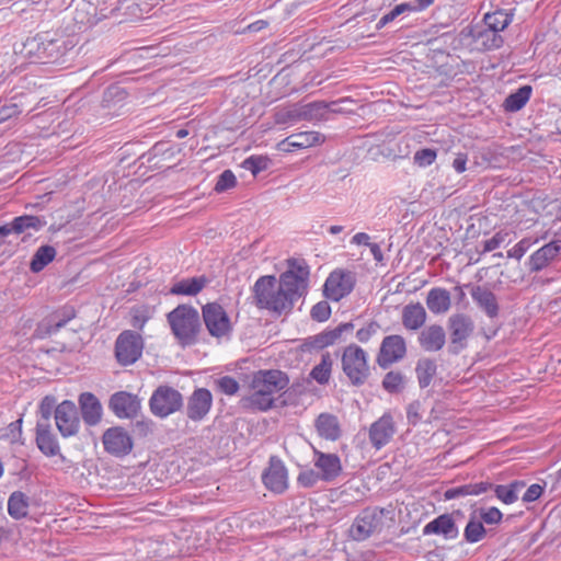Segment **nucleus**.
I'll list each match as a JSON object with an SVG mask.
<instances>
[{
  "label": "nucleus",
  "instance_id": "nucleus-10",
  "mask_svg": "<svg viewBox=\"0 0 561 561\" xmlns=\"http://www.w3.org/2000/svg\"><path fill=\"white\" fill-rule=\"evenodd\" d=\"M144 346V339L139 333L124 330L115 341L114 353L117 363L121 366L135 364L141 357Z\"/></svg>",
  "mask_w": 561,
  "mask_h": 561
},
{
  "label": "nucleus",
  "instance_id": "nucleus-46",
  "mask_svg": "<svg viewBox=\"0 0 561 561\" xmlns=\"http://www.w3.org/2000/svg\"><path fill=\"white\" fill-rule=\"evenodd\" d=\"M486 529L483 523L476 517V514H470L469 520L463 529V539L468 543H477L484 539Z\"/></svg>",
  "mask_w": 561,
  "mask_h": 561
},
{
  "label": "nucleus",
  "instance_id": "nucleus-22",
  "mask_svg": "<svg viewBox=\"0 0 561 561\" xmlns=\"http://www.w3.org/2000/svg\"><path fill=\"white\" fill-rule=\"evenodd\" d=\"M465 287L469 288L473 302L489 319L492 320L499 317L500 305L497 297L490 288L485 285L472 284H466Z\"/></svg>",
  "mask_w": 561,
  "mask_h": 561
},
{
  "label": "nucleus",
  "instance_id": "nucleus-9",
  "mask_svg": "<svg viewBox=\"0 0 561 561\" xmlns=\"http://www.w3.org/2000/svg\"><path fill=\"white\" fill-rule=\"evenodd\" d=\"M447 329L449 332L447 352L456 356L468 347V340L474 331V322L466 313H455L448 318Z\"/></svg>",
  "mask_w": 561,
  "mask_h": 561
},
{
  "label": "nucleus",
  "instance_id": "nucleus-45",
  "mask_svg": "<svg viewBox=\"0 0 561 561\" xmlns=\"http://www.w3.org/2000/svg\"><path fill=\"white\" fill-rule=\"evenodd\" d=\"M345 103H354V100L351 98H342L340 100L332 101V102L318 101V102L310 103L308 105V107L310 110L309 112H311V111L324 112L325 111V112H329L332 114L352 113L353 112L352 110L343 106V104H345Z\"/></svg>",
  "mask_w": 561,
  "mask_h": 561
},
{
  "label": "nucleus",
  "instance_id": "nucleus-4",
  "mask_svg": "<svg viewBox=\"0 0 561 561\" xmlns=\"http://www.w3.org/2000/svg\"><path fill=\"white\" fill-rule=\"evenodd\" d=\"M30 45H35L31 49L42 64H65L66 56L75 48V43L66 36H57L49 32L37 34Z\"/></svg>",
  "mask_w": 561,
  "mask_h": 561
},
{
  "label": "nucleus",
  "instance_id": "nucleus-34",
  "mask_svg": "<svg viewBox=\"0 0 561 561\" xmlns=\"http://www.w3.org/2000/svg\"><path fill=\"white\" fill-rule=\"evenodd\" d=\"M471 35L477 45L482 50H494L503 46L504 39L499 32L483 25L471 31Z\"/></svg>",
  "mask_w": 561,
  "mask_h": 561
},
{
  "label": "nucleus",
  "instance_id": "nucleus-64",
  "mask_svg": "<svg viewBox=\"0 0 561 561\" xmlns=\"http://www.w3.org/2000/svg\"><path fill=\"white\" fill-rule=\"evenodd\" d=\"M542 492H543V486H541L538 483H534L528 486V489L524 493L522 500L526 503L535 502L541 496Z\"/></svg>",
  "mask_w": 561,
  "mask_h": 561
},
{
  "label": "nucleus",
  "instance_id": "nucleus-50",
  "mask_svg": "<svg viewBox=\"0 0 561 561\" xmlns=\"http://www.w3.org/2000/svg\"><path fill=\"white\" fill-rule=\"evenodd\" d=\"M382 388L389 393H400L405 387L404 376L401 371H388L382 379Z\"/></svg>",
  "mask_w": 561,
  "mask_h": 561
},
{
  "label": "nucleus",
  "instance_id": "nucleus-43",
  "mask_svg": "<svg viewBox=\"0 0 561 561\" xmlns=\"http://www.w3.org/2000/svg\"><path fill=\"white\" fill-rule=\"evenodd\" d=\"M76 316V311L72 307H64L56 312H54L47 319V329L46 332L48 334H56L59 332L61 328H64L71 319Z\"/></svg>",
  "mask_w": 561,
  "mask_h": 561
},
{
  "label": "nucleus",
  "instance_id": "nucleus-51",
  "mask_svg": "<svg viewBox=\"0 0 561 561\" xmlns=\"http://www.w3.org/2000/svg\"><path fill=\"white\" fill-rule=\"evenodd\" d=\"M437 157L436 149L422 148L417 150L413 156V162L420 168H426L432 165Z\"/></svg>",
  "mask_w": 561,
  "mask_h": 561
},
{
  "label": "nucleus",
  "instance_id": "nucleus-48",
  "mask_svg": "<svg viewBox=\"0 0 561 561\" xmlns=\"http://www.w3.org/2000/svg\"><path fill=\"white\" fill-rule=\"evenodd\" d=\"M323 136L318 131H301L287 137V144L300 145L304 149L321 144Z\"/></svg>",
  "mask_w": 561,
  "mask_h": 561
},
{
  "label": "nucleus",
  "instance_id": "nucleus-54",
  "mask_svg": "<svg viewBox=\"0 0 561 561\" xmlns=\"http://www.w3.org/2000/svg\"><path fill=\"white\" fill-rule=\"evenodd\" d=\"M218 390L227 396H233L239 391V382L231 376H222L216 380Z\"/></svg>",
  "mask_w": 561,
  "mask_h": 561
},
{
  "label": "nucleus",
  "instance_id": "nucleus-38",
  "mask_svg": "<svg viewBox=\"0 0 561 561\" xmlns=\"http://www.w3.org/2000/svg\"><path fill=\"white\" fill-rule=\"evenodd\" d=\"M526 483L522 480H514L510 484H493L491 490L501 502L506 505L513 504L518 500V491L523 489Z\"/></svg>",
  "mask_w": 561,
  "mask_h": 561
},
{
  "label": "nucleus",
  "instance_id": "nucleus-3",
  "mask_svg": "<svg viewBox=\"0 0 561 561\" xmlns=\"http://www.w3.org/2000/svg\"><path fill=\"white\" fill-rule=\"evenodd\" d=\"M167 321L181 346H192L197 343L202 322L199 312L194 306L186 304L176 306L167 313Z\"/></svg>",
  "mask_w": 561,
  "mask_h": 561
},
{
  "label": "nucleus",
  "instance_id": "nucleus-56",
  "mask_svg": "<svg viewBox=\"0 0 561 561\" xmlns=\"http://www.w3.org/2000/svg\"><path fill=\"white\" fill-rule=\"evenodd\" d=\"M57 405L56 399L53 396H45L39 403V414L42 420L39 422L49 423L53 412L55 413Z\"/></svg>",
  "mask_w": 561,
  "mask_h": 561
},
{
  "label": "nucleus",
  "instance_id": "nucleus-31",
  "mask_svg": "<svg viewBox=\"0 0 561 561\" xmlns=\"http://www.w3.org/2000/svg\"><path fill=\"white\" fill-rule=\"evenodd\" d=\"M209 282L210 279L206 275L183 278L174 283L169 293L175 296H196L209 284Z\"/></svg>",
  "mask_w": 561,
  "mask_h": 561
},
{
  "label": "nucleus",
  "instance_id": "nucleus-52",
  "mask_svg": "<svg viewBox=\"0 0 561 561\" xmlns=\"http://www.w3.org/2000/svg\"><path fill=\"white\" fill-rule=\"evenodd\" d=\"M479 517L483 524L497 525L503 519V513L495 506L482 507L479 510Z\"/></svg>",
  "mask_w": 561,
  "mask_h": 561
},
{
  "label": "nucleus",
  "instance_id": "nucleus-16",
  "mask_svg": "<svg viewBox=\"0 0 561 561\" xmlns=\"http://www.w3.org/2000/svg\"><path fill=\"white\" fill-rule=\"evenodd\" d=\"M262 482L268 491L275 494L286 492L288 489V470L279 457H270L268 467L262 474Z\"/></svg>",
  "mask_w": 561,
  "mask_h": 561
},
{
  "label": "nucleus",
  "instance_id": "nucleus-39",
  "mask_svg": "<svg viewBox=\"0 0 561 561\" xmlns=\"http://www.w3.org/2000/svg\"><path fill=\"white\" fill-rule=\"evenodd\" d=\"M533 88L528 84L518 88L515 92L508 94L504 100L503 107L506 112H518L529 101Z\"/></svg>",
  "mask_w": 561,
  "mask_h": 561
},
{
  "label": "nucleus",
  "instance_id": "nucleus-37",
  "mask_svg": "<svg viewBox=\"0 0 561 561\" xmlns=\"http://www.w3.org/2000/svg\"><path fill=\"white\" fill-rule=\"evenodd\" d=\"M12 230L15 234H22L33 230L35 232L42 230L46 226L44 217L35 215H22L12 219Z\"/></svg>",
  "mask_w": 561,
  "mask_h": 561
},
{
  "label": "nucleus",
  "instance_id": "nucleus-8",
  "mask_svg": "<svg viewBox=\"0 0 561 561\" xmlns=\"http://www.w3.org/2000/svg\"><path fill=\"white\" fill-rule=\"evenodd\" d=\"M183 404L182 393L169 385L158 386L149 399L150 412L160 419L180 411Z\"/></svg>",
  "mask_w": 561,
  "mask_h": 561
},
{
  "label": "nucleus",
  "instance_id": "nucleus-59",
  "mask_svg": "<svg viewBox=\"0 0 561 561\" xmlns=\"http://www.w3.org/2000/svg\"><path fill=\"white\" fill-rule=\"evenodd\" d=\"M319 481H321V477H320L319 472H317L312 469L304 470L297 477L298 484L304 488H312Z\"/></svg>",
  "mask_w": 561,
  "mask_h": 561
},
{
  "label": "nucleus",
  "instance_id": "nucleus-20",
  "mask_svg": "<svg viewBox=\"0 0 561 561\" xmlns=\"http://www.w3.org/2000/svg\"><path fill=\"white\" fill-rule=\"evenodd\" d=\"M559 260H561V239L552 240L536 250L528 257L526 265L530 273H538Z\"/></svg>",
  "mask_w": 561,
  "mask_h": 561
},
{
  "label": "nucleus",
  "instance_id": "nucleus-49",
  "mask_svg": "<svg viewBox=\"0 0 561 561\" xmlns=\"http://www.w3.org/2000/svg\"><path fill=\"white\" fill-rule=\"evenodd\" d=\"M271 164V159L266 156L261 154H252L244 159L241 163V167L250 171L253 176H256L259 173L268 169Z\"/></svg>",
  "mask_w": 561,
  "mask_h": 561
},
{
  "label": "nucleus",
  "instance_id": "nucleus-5",
  "mask_svg": "<svg viewBox=\"0 0 561 561\" xmlns=\"http://www.w3.org/2000/svg\"><path fill=\"white\" fill-rule=\"evenodd\" d=\"M393 520V511L379 506L366 507L354 518L350 527V537L356 541H364L385 528V519Z\"/></svg>",
  "mask_w": 561,
  "mask_h": 561
},
{
  "label": "nucleus",
  "instance_id": "nucleus-36",
  "mask_svg": "<svg viewBox=\"0 0 561 561\" xmlns=\"http://www.w3.org/2000/svg\"><path fill=\"white\" fill-rule=\"evenodd\" d=\"M30 497L22 491H14L8 499V514L11 518L20 520L28 514Z\"/></svg>",
  "mask_w": 561,
  "mask_h": 561
},
{
  "label": "nucleus",
  "instance_id": "nucleus-44",
  "mask_svg": "<svg viewBox=\"0 0 561 561\" xmlns=\"http://www.w3.org/2000/svg\"><path fill=\"white\" fill-rule=\"evenodd\" d=\"M333 359L329 352H325L321 356V360L310 371L309 376L316 380L319 385H327L330 381L332 373Z\"/></svg>",
  "mask_w": 561,
  "mask_h": 561
},
{
  "label": "nucleus",
  "instance_id": "nucleus-40",
  "mask_svg": "<svg viewBox=\"0 0 561 561\" xmlns=\"http://www.w3.org/2000/svg\"><path fill=\"white\" fill-rule=\"evenodd\" d=\"M437 371V364L432 358H420L415 366V374L421 389L427 388Z\"/></svg>",
  "mask_w": 561,
  "mask_h": 561
},
{
  "label": "nucleus",
  "instance_id": "nucleus-24",
  "mask_svg": "<svg viewBox=\"0 0 561 561\" xmlns=\"http://www.w3.org/2000/svg\"><path fill=\"white\" fill-rule=\"evenodd\" d=\"M424 536L437 535L446 540H455L459 536V528L453 514L445 513L428 522L422 529Z\"/></svg>",
  "mask_w": 561,
  "mask_h": 561
},
{
  "label": "nucleus",
  "instance_id": "nucleus-12",
  "mask_svg": "<svg viewBox=\"0 0 561 561\" xmlns=\"http://www.w3.org/2000/svg\"><path fill=\"white\" fill-rule=\"evenodd\" d=\"M356 275L352 271L336 268L327 277L323 295L327 299L337 302L348 296L355 288Z\"/></svg>",
  "mask_w": 561,
  "mask_h": 561
},
{
  "label": "nucleus",
  "instance_id": "nucleus-2",
  "mask_svg": "<svg viewBox=\"0 0 561 561\" xmlns=\"http://www.w3.org/2000/svg\"><path fill=\"white\" fill-rule=\"evenodd\" d=\"M287 265L278 284V296H282L285 313L291 311L295 302L307 293L310 275L309 265L304 259H288Z\"/></svg>",
  "mask_w": 561,
  "mask_h": 561
},
{
  "label": "nucleus",
  "instance_id": "nucleus-63",
  "mask_svg": "<svg viewBox=\"0 0 561 561\" xmlns=\"http://www.w3.org/2000/svg\"><path fill=\"white\" fill-rule=\"evenodd\" d=\"M21 113L19 110L18 104L15 103H9L4 104L0 108V124L4 123L5 121L18 116Z\"/></svg>",
  "mask_w": 561,
  "mask_h": 561
},
{
  "label": "nucleus",
  "instance_id": "nucleus-13",
  "mask_svg": "<svg viewBox=\"0 0 561 561\" xmlns=\"http://www.w3.org/2000/svg\"><path fill=\"white\" fill-rule=\"evenodd\" d=\"M355 324L353 322H342L333 329L327 328L318 334L306 337L301 344V350L304 352H310L312 350L321 351L328 346L343 342L346 340V335L353 332Z\"/></svg>",
  "mask_w": 561,
  "mask_h": 561
},
{
  "label": "nucleus",
  "instance_id": "nucleus-26",
  "mask_svg": "<svg viewBox=\"0 0 561 561\" xmlns=\"http://www.w3.org/2000/svg\"><path fill=\"white\" fill-rule=\"evenodd\" d=\"M314 466L320 470L321 481L332 482L342 472L341 459L336 454H325L314 449Z\"/></svg>",
  "mask_w": 561,
  "mask_h": 561
},
{
  "label": "nucleus",
  "instance_id": "nucleus-28",
  "mask_svg": "<svg viewBox=\"0 0 561 561\" xmlns=\"http://www.w3.org/2000/svg\"><path fill=\"white\" fill-rule=\"evenodd\" d=\"M434 0H411L397 4L389 12L385 13L376 24V30H381L404 13L421 12L428 8Z\"/></svg>",
  "mask_w": 561,
  "mask_h": 561
},
{
  "label": "nucleus",
  "instance_id": "nucleus-17",
  "mask_svg": "<svg viewBox=\"0 0 561 561\" xmlns=\"http://www.w3.org/2000/svg\"><path fill=\"white\" fill-rule=\"evenodd\" d=\"M104 450L115 457L127 456L134 446L133 438L123 426L107 428L102 436Z\"/></svg>",
  "mask_w": 561,
  "mask_h": 561
},
{
  "label": "nucleus",
  "instance_id": "nucleus-30",
  "mask_svg": "<svg viewBox=\"0 0 561 561\" xmlns=\"http://www.w3.org/2000/svg\"><path fill=\"white\" fill-rule=\"evenodd\" d=\"M492 488L493 483L490 481H479L455 485L445 490L444 500L449 501L469 495L478 496L490 491Z\"/></svg>",
  "mask_w": 561,
  "mask_h": 561
},
{
  "label": "nucleus",
  "instance_id": "nucleus-35",
  "mask_svg": "<svg viewBox=\"0 0 561 561\" xmlns=\"http://www.w3.org/2000/svg\"><path fill=\"white\" fill-rule=\"evenodd\" d=\"M450 304V294L445 288L434 287L427 293L426 306L434 314L447 312Z\"/></svg>",
  "mask_w": 561,
  "mask_h": 561
},
{
  "label": "nucleus",
  "instance_id": "nucleus-33",
  "mask_svg": "<svg viewBox=\"0 0 561 561\" xmlns=\"http://www.w3.org/2000/svg\"><path fill=\"white\" fill-rule=\"evenodd\" d=\"M426 310L421 302L408 304L402 309V324L407 330L417 331L426 322Z\"/></svg>",
  "mask_w": 561,
  "mask_h": 561
},
{
  "label": "nucleus",
  "instance_id": "nucleus-27",
  "mask_svg": "<svg viewBox=\"0 0 561 561\" xmlns=\"http://www.w3.org/2000/svg\"><path fill=\"white\" fill-rule=\"evenodd\" d=\"M36 446L46 457L59 455L61 459L65 457L60 454V446L56 436L51 433L50 423L37 422L36 424Z\"/></svg>",
  "mask_w": 561,
  "mask_h": 561
},
{
  "label": "nucleus",
  "instance_id": "nucleus-11",
  "mask_svg": "<svg viewBox=\"0 0 561 561\" xmlns=\"http://www.w3.org/2000/svg\"><path fill=\"white\" fill-rule=\"evenodd\" d=\"M202 317L210 336L221 339L232 333L233 327L225 308L219 302H207L202 307Z\"/></svg>",
  "mask_w": 561,
  "mask_h": 561
},
{
  "label": "nucleus",
  "instance_id": "nucleus-42",
  "mask_svg": "<svg viewBox=\"0 0 561 561\" xmlns=\"http://www.w3.org/2000/svg\"><path fill=\"white\" fill-rule=\"evenodd\" d=\"M513 20V14L505 9H496L493 12L486 13L483 18L484 25L501 34Z\"/></svg>",
  "mask_w": 561,
  "mask_h": 561
},
{
  "label": "nucleus",
  "instance_id": "nucleus-6",
  "mask_svg": "<svg viewBox=\"0 0 561 561\" xmlns=\"http://www.w3.org/2000/svg\"><path fill=\"white\" fill-rule=\"evenodd\" d=\"M341 366L350 383L354 387L364 386L370 376L368 354L355 343L344 347L341 355Z\"/></svg>",
  "mask_w": 561,
  "mask_h": 561
},
{
  "label": "nucleus",
  "instance_id": "nucleus-62",
  "mask_svg": "<svg viewBox=\"0 0 561 561\" xmlns=\"http://www.w3.org/2000/svg\"><path fill=\"white\" fill-rule=\"evenodd\" d=\"M421 408H422V404L419 400L412 401L407 407V419H408V423L410 425L415 426L421 422V420H422V415L420 413Z\"/></svg>",
  "mask_w": 561,
  "mask_h": 561
},
{
  "label": "nucleus",
  "instance_id": "nucleus-25",
  "mask_svg": "<svg viewBox=\"0 0 561 561\" xmlns=\"http://www.w3.org/2000/svg\"><path fill=\"white\" fill-rule=\"evenodd\" d=\"M78 404L81 417L85 425L96 426L102 421L103 407L99 398L89 391L82 392L78 397Z\"/></svg>",
  "mask_w": 561,
  "mask_h": 561
},
{
  "label": "nucleus",
  "instance_id": "nucleus-58",
  "mask_svg": "<svg viewBox=\"0 0 561 561\" xmlns=\"http://www.w3.org/2000/svg\"><path fill=\"white\" fill-rule=\"evenodd\" d=\"M169 151H171L169 144L167 141H159L156 142L147 152L141 154L140 159H146V162L150 163L153 160V158L164 156Z\"/></svg>",
  "mask_w": 561,
  "mask_h": 561
},
{
  "label": "nucleus",
  "instance_id": "nucleus-1",
  "mask_svg": "<svg viewBox=\"0 0 561 561\" xmlns=\"http://www.w3.org/2000/svg\"><path fill=\"white\" fill-rule=\"evenodd\" d=\"M289 378L279 369H261L253 374L251 380L252 394L249 404L260 411H267L274 405V394L286 389Z\"/></svg>",
  "mask_w": 561,
  "mask_h": 561
},
{
  "label": "nucleus",
  "instance_id": "nucleus-55",
  "mask_svg": "<svg viewBox=\"0 0 561 561\" xmlns=\"http://www.w3.org/2000/svg\"><path fill=\"white\" fill-rule=\"evenodd\" d=\"M536 242L537 240H533L531 238H523L507 251V257L520 260Z\"/></svg>",
  "mask_w": 561,
  "mask_h": 561
},
{
  "label": "nucleus",
  "instance_id": "nucleus-57",
  "mask_svg": "<svg viewBox=\"0 0 561 561\" xmlns=\"http://www.w3.org/2000/svg\"><path fill=\"white\" fill-rule=\"evenodd\" d=\"M311 319L318 322H324L331 317V307L328 301L317 302L310 310Z\"/></svg>",
  "mask_w": 561,
  "mask_h": 561
},
{
  "label": "nucleus",
  "instance_id": "nucleus-18",
  "mask_svg": "<svg viewBox=\"0 0 561 561\" xmlns=\"http://www.w3.org/2000/svg\"><path fill=\"white\" fill-rule=\"evenodd\" d=\"M56 426L62 437L75 436L80 428L78 408L71 400H64L55 410Z\"/></svg>",
  "mask_w": 561,
  "mask_h": 561
},
{
  "label": "nucleus",
  "instance_id": "nucleus-15",
  "mask_svg": "<svg viewBox=\"0 0 561 561\" xmlns=\"http://www.w3.org/2000/svg\"><path fill=\"white\" fill-rule=\"evenodd\" d=\"M110 7L100 11L94 9L95 12L91 13V21H102L112 16L117 11H123L125 15L133 18H141L151 9V4L147 0H110Z\"/></svg>",
  "mask_w": 561,
  "mask_h": 561
},
{
  "label": "nucleus",
  "instance_id": "nucleus-60",
  "mask_svg": "<svg viewBox=\"0 0 561 561\" xmlns=\"http://www.w3.org/2000/svg\"><path fill=\"white\" fill-rule=\"evenodd\" d=\"M380 329V324L373 320L356 332V339L360 343H367Z\"/></svg>",
  "mask_w": 561,
  "mask_h": 561
},
{
  "label": "nucleus",
  "instance_id": "nucleus-21",
  "mask_svg": "<svg viewBox=\"0 0 561 561\" xmlns=\"http://www.w3.org/2000/svg\"><path fill=\"white\" fill-rule=\"evenodd\" d=\"M396 434V424L390 413H383L378 420L369 426L368 435L371 446L380 450L390 443Z\"/></svg>",
  "mask_w": 561,
  "mask_h": 561
},
{
  "label": "nucleus",
  "instance_id": "nucleus-53",
  "mask_svg": "<svg viewBox=\"0 0 561 561\" xmlns=\"http://www.w3.org/2000/svg\"><path fill=\"white\" fill-rule=\"evenodd\" d=\"M237 185V178L231 170H225L219 174L218 180L215 184V192L222 193Z\"/></svg>",
  "mask_w": 561,
  "mask_h": 561
},
{
  "label": "nucleus",
  "instance_id": "nucleus-61",
  "mask_svg": "<svg viewBox=\"0 0 561 561\" xmlns=\"http://www.w3.org/2000/svg\"><path fill=\"white\" fill-rule=\"evenodd\" d=\"M508 233L504 231L495 232L491 239H488L483 242L482 253H488L500 248L501 244L505 242Z\"/></svg>",
  "mask_w": 561,
  "mask_h": 561
},
{
  "label": "nucleus",
  "instance_id": "nucleus-7",
  "mask_svg": "<svg viewBox=\"0 0 561 561\" xmlns=\"http://www.w3.org/2000/svg\"><path fill=\"white\" fill-rule=\"evenodd\" d=\"M255 306L280 316L285 313L282 296H278L277 280L274 275H264L252 287Z\"/></svg>",
  "mask_w": 561,
  "mask_h": 561
},
{
  "label": "nucleus",
  "instance_id": "nucleus-14",
  "mask_svg": "<svg viewBox=\"0 0 561 561\" xmlns=\"http://www.w3.org/2000/svg\"><path fill=\"white\" fill-rule=\"evenodd\" d=\"M407 355V343L402 335L391 334L383 337L376 363L381 369H388Z\"/></svg>",
  "mask_w": 561,
  "mask_h": 561
},
{
  "label": "nucleus",
  "instance_id": "nucleus-32",
  "mask_svg": "<svg viewBox=\"0 0 561 561\" xmlns=\"http://www.w3.org/2000/svg\"><path fill=\"white\" fill-rule=\"evenodd\" d=\"M314 427L320 437L335 442L341 435V426L337 417L331 413H321L314 422Z\"/></svg>",
  "mask_w": 561,
  "mask_h": 561
},
{
  "label": "nucleus",
  "instance_id": "nucleus-19",
  "mask_svg": "<svg viewBox=\"0 0 561 561\" xmlns=\"http://www.w3.org/2000/svg\"><path fill=\"white\" fill-rule=\"evenodd\" d=\"M108 409L118 419L131 420L138 415L141 401L137 394L121 390L110 397Z\"/></svg>",
  "mask_w": 561,
  "mask_h": 561
},
{
  "label": "nucleus",
  "instance_id": "nucleus-41",
  "mask_svg": "<svg viewBox=\"0 0 561 561\" xmlns=\"http://www.w3.org/2000/svg\"><path fill=\"white\" fill-rule=\"evenodd\" d=\"M57 255V251L53 245H41L34 253L31 262L30 270L33 273L42 272L49 263H51Z\"/></svg>",
  "mask_w": 561,
  "mask_h": 561
},
{
  "label": "nucleus",
  "instance_id": "nucleus-47",
  "mask_svg": "<svg viewBox=\"0 0 561 561\" xmlns=\"http://www.w3.org/2000/svg\"><path fill=\"white\" fill-rule=\"evenodd\" d=\"M99 5H94L92 1L81 0L77 3L73 20L77 24L81 26H93L100 21L92 22L91 13H94V9L100 11L102 8H98Z\"/></svg>",
  "mask_w": 561,
  "mask_h": 561
},
{
  "label": "nucleus",
  "instance_id": "nucleus-29",
  "mask_svg": "<svg viewBox=\"0 0 561 561\" xmlns=\"http://www.w3.org/2000/svg\"><path fill=\"white\" fill-rule=\"evenodd\" d=\"M417 342L425 352H438L446 343V332L439 324L428 325L421 331Z\"/></svg>",
  "mask_w": 561,
  "mask_h": 561
},
{
  "label": "nucleus",
  "instance_id": "nucleus-23",
  "mask_svg": "<svg viewBox=\"0 0 561 561\" xmlns=\"http://www.w3.org/2000/svg\"><path fill=\"white\" fill-rule=\"evenodd\" d=\"M213 407V394L207 388H196L187 398L186 416L193 422L203 421Z\"/></svg>",
  "mask_w": 561,
  "mask_h": 561
}]
</instances>
